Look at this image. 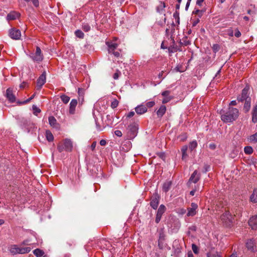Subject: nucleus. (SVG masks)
Returning a JSON list of instances; mask_svg holds the SVG:
<instances>
[{"label": "nucleus", "mask_w": 257, "mask_h": 257, "mask_svg": "<svg viewBox=\"0 0 257 257\" xmlns=\"http://www.w3.org/2000/svg\"><path fill=\"white\" fill-rule=\"evenodd\" d=\"M188 149V147L187 146L185 145L182 147L181 148L182 152V159L183 160H185L188 157V155L187 154V151Z\"/></svg>", "instance_id": "obj_18"}, {"label": "nucleus", "mask_w": 257, "mask_h": 257, "mask_svg": "<svg viewBox=\"0 0 257 257\" xmlns=\"http://www.w3.org/2000/svg\"><path fill=\"white\" fill-rule=\"evenodd\" d=\"M252 121L253 123L257 122V105L253 106L252 112Z\"/></svg>", "instance_id": "obj_19"}, {"label": "nucleus", "mask_w": 257, "mask_h": 257, "mask_svg": "<svg viewBox=\"0 0 257 257\" xmlns=\"http://www.w3.org/2000/svg\"><path fill=\"white\" fill-rule=\"evenodd\" d=\"M9 248L10 252L13 254L28 253L31 250V248L29 247H19L17 245H12Z\"/></svg>", "instance_id": "obj_2"}, {"label": "nucleus", "mask_w": 257, "mask_h": 257, "mask_svg": "<svg viewBox=\"0 0 257 257\" xmlns=\"http://www.w3.org/2000/svg\"><path fill=\"white\" fill-rule=\"evenodd\" d=\"M33 253L37 257H42L44 255V252L39 248H37L33 250Z\"/></svg>", "instance_id": "obj_29"}, {"label": "nucleus", "mask_w": 257, "mask_h": 257, "mask_svg": "<svg viewBox=\"0 0 257 257\" xmlns=\"http://www.w3.org/2000/svg\"><path fill=\"white\" fill-rule=\"evenodd\" d=\"M19 16V15L18 13L13 12L9 14L7 18L8 20H13L16 19Z\"/></svg>", "instance_id": "obj_25"}, {"label": "nucleus", "mask_w": 257, "mask_h": 257, "mask_svg": "<svg viewBox=\"0 0 257 257\" xmlns=\"http://www.w3.org/2000/svg\"><path fill=\"white\" fill-rule=\"evenodd\" d=\"M138 129V124L135 122H133L128 126L127 130L129 139H134L136 136Z\"/></svg>", "instance_id": "obj_3"}, {"label": "nucleus", "mask_w": 257, "mask_h": 257, "mask_svg": "<svg viewBox=\"0 0 257 257\" xmlns=\"http://www.w3.org/2000/svg\"><path fill=\"white\" fill-rule=\"evenodd\" d=\"M234 36L237 38H238L241 36V33L238 29H236L235 30V32L234 33Z\"/></svg>", "instance_id": "obj_50"}, {"label": "nucleus", "mask_w": 257, "mask_h": 257, "mask_svg": "<svg viewBox=\"0 0 257 257\" xmlns=\"http://www.w3.org/2000/svg\"><path fill=\"white\" fill-rule=\"evenodd\" d=\"M172 186V182L171 181H167L163 185V190L165 192H167L171 188Z\"/></svg>", "instance_id": "obj_23"}, {"label": "nucleus", "mask_w": 257, "mask_h": 257, "mask_svg": "<svg viewBox=\"0 0 257 257\" xmlns=\"http://www.w3.org/2000/svg\"><path fill=\"white\" fill-rule=\"evenodd\" d=\"M250 98L245 100L243 109L245 112H248L250 108Z\"/></svg>", "instance_id": "obj_26"}, {"label": "nucleus", "mask_w": 257, "mask_h": 257, "mask_svg": "<svg viewBox=\"0 0 257 257\" xmlns=\"http://www.w3.org/2000/svg\"><path fill=\"white\" fill-rule=\"evenodd\" d=\"M166 107L165 105H161L159 109L157 111V114L158 117H162L165 113Z\"/></svg>", "instance_id": "obj_24"}, {"label": "nucleus", "mask_w": 257, "mask_h": 257, "mask_svg": "<svg viewBox=\"0 0 257 257\" xmlns=\"http://www.w3.org/2000/svg\"><path fill=\"white\" fill-rule=\"evenodd\" d=\"M135 113L134 111H130L129 113L126 114V117L127 118H130L131 117H133L135 115Z\"/></svg>", "instance_id": "obj_46"}, {"label": "nucleus", "mask_w": 257, "mask_h": 257, "mask_svg": "<svg viewBox=\"0 0 257 257\" xmlns=\"http://www.w3.org/2000/svg\"><path fill=\"white\" fill-rule=\"evenodd\" d=\"M195 190H192V191H190V194L191 196H193L195 194Z\"/></svg>", "instance_id": "obj_61"}, {"label": "nucleus", "mask_w": 257, "mask_h": 257, "mask_svg": "<svg viewBox=\"0 0 257 257\" xmlns=\"http://www.w3.org/2000/svg\"><path fill=\"white\" fill-rule=\"evenodd\" d=\"M72 147V143L71 140L69 139H65L64 140L62 145H58V150L59 152H62L64 150L71 151Z\"/></svg>", "instance_id": "obj_4"}, {"label": "nucleus", "mask_w": 257, "mask_h": 257, "mask_svg": "<svg viewBox=\"0 0 257 257\" xmlns=\"http://www.w3.org/2000/svg\"><path fill=\"white\" fill-rule=\"evenodd\" d=\"M10 37L14 40H19L21 37V31L16 29H11L9 31Z\"/></svg>", "instance_id": "obj_7"}, {"label": "nucleus", "mask_w": 257, "mask_h": 257, "mask_svg": "<svg viewBox=\"0 0 257 257\" xmlns=\"http://www.w3.org/2000/svg\"><path fill=\"white\" fill-rule=\"evenodd\" d=\"M120 72L118 71L117 72H115L113 75V78L114 79H117L119 77V74H120Z\"/></svg>", "instance_id": "obj_48"}, {"label": "nucleus", "mask_w": 257, "mask_h": 257, "mask_svg": "<svg viewBox=\"0 0 257 257\" xmlns=\"http://www.w3.org/2000/svg\"><path fill=\"white\" fill-rule=\"evenodd\" d=\"M246 246L248 250H250L251 251H254V243L253 240L249 239L247 240V241L246 243Z\"/></svg>", "instance_id": "obj_20"}, {"label": "nucleus", "mask_w": 257, "mask_h": 257, "mask_svg": "<svg viewBox=\"0 0 257 257\" xmlns=\"http://www.w3.org/2000/svg\"><path fill=\"white\" fill-rule=\"evenodd\" d=\"M96 145V142H93L91 145V148L92 150H93L95 148Z\"/></svg>", "instance_id": "obj_56"}, {"label": "nucleus", "mask_w": 257, "mask_h": 257, "mask_svg": "<svg viewBox=\"0 0 257 257\" xmlns=\"http://www.w3.org/2000/svg\"><path fill=\"white\" fill-rule=\"evenodd\" d=\"M177 213H179V214L183 215L186 213V210L184 208L179 209L177 211Z\"/></svg>", "instance_id": "obj_44"}, {"label": "nucleus", "mask_w": 257, "mask_h": 257, "mask_svg": "<svg viewBox=\"0 0 257 257\" xmlns=\"http://www.w3.org/2000/svg\"><path fill=\"white\" fill-rule=\"evenodd\" d=\"M114 134L117 136V137H120L122 136V133L119 130H116L115 132H114Z\"/></svg>", "instance_id": "obj_45"}, {"label": "nucleus", "mask_w": 257, "mask_h": 257, "mask_svg": "<svg viewBox=\"0 0 257 257\" xmlns=\"http://www.w3.org/2000/svg\"><path fill=\"white\" fill-rule=\"evenodd\" d=\"M46 82V73H43L37 80V86L38 89H40Z\"/></svg>", "instance_id": "obj_11"}, {"label": "nucleus", "mask_w": 257, "mask_h": 257, "mask_svg": "<svg viewBox=\"0 0 257 257\" xmlns=\"http://www.w3.org/2000/svg\"><path fill=\"white\" fill-rule=\"evenodd\" d=\"M230 257H237V254L236 253H233Z\"/></svg>", "instance_id": "obj_64"}, {"label": "nucleus", "mask_w": 257, "mask_h": 257, "mask_svg": "<svg viewBox=\"0 0 257 257\" xmlns=\"http://www.w3.org/2000/svg\"><path fill=\"white\" fill-rule=\"evenodd\" d=\"M190 2H187V4H186V10H187L189 5H190Z\"/></svg>", "instance_id": "obj_63"}, {"label": "nucleus", "mask_w": 257, "mask_h": 257, "mask_svg": "<svg viewBox=\"0 0 257 257\" xmlns=\"http://www.w3.org/2000/svg\"><path fill=\"white\" fill-rule=\"evenodd\" d=\"M209 148L211 150H214L216 148V145L214 144H210L209 145Z\"/></svg>", "instance_id": "obj_52"}, {"label": "nucleus", "mask_w": 257, "mask_h": 257, "mask_svg": "<svg viewBox=\"0 0 257 257\" xmlns=\"http://www.w3.org/2000/svg\"><path fill=\"white\" fill-rule=\"evenodd\" d=\"M27 2H31L34 6L36 7H38L39 5V3L38 0H24Z\"/></svg>", "instance_id": "obj_39"}, {"label": "nucleus", "mask_w": 257, "mask_h": 257, "mask_svg": "<svg viewBox=\"0 0 257 257\" xmlns=\"http://www.w3.org/2000/svg\"><path fill=\"white\" fill-rule=\"evenodd\" d=\"M33 109L34 110V114L36 115H37L41 112V110L34 105L33 106Z\"/></svg>", "instance_id": "obj_38"}, {"label": "nucleus", "mask_w": 257, "mask_h": 257, "mask_svg": "<svg viewBox=\"0 0 257 257\" xmlns=\"http://www.w3.org/2000/svg\"><path fill=\"white\" fill-rule=\"evenodd\" d=\"M106 144V142L105 140H101L100 141V145L102 146H104Z\"/></svg>", "instance_id": "obj_54"}, {"label": "nucleus", "mask_w": 257, "mask_h": 257, "mask_svg": "<svg viewBox=\"0 0 257 257\" xmlns=\"http://www.w3.org/2000/svg\"><path fill=\"white\" fill-rule=\"evenodd\" d=\"M221 119L225 123L231 122L235 121L239 116V110L236 108L229 106L228 110L225 111H220Z\"/></svg>", "instance_id": "obj_1"}, {"label": "nucleus", "mask_w": 257, "mask_h": 257, "mask_svg": "<svg viewBox=\"0 0 257 257\" xmlns=\"http://www.w3.org/2000/svg\"><path fill=\"white\" fill-rule=\"evenodd\" d=\"M35 97V94H33L31 97H30L29 98H28V99H27L25 101V103H28L29 102V101H30L32 99H33Z\"/></svg>", "instance_id": "obj_58"}, {"label": "nucleus", "mask_w": 257, "mask_h": 257, "mask_svg": "<svg viewBox=\"0 0 257 257\" xmlns=\"http://www.w3.org/2000/svg\"><path fill=\"white\" fill-rule=\"evenodd\" d=\"M250 7H251V9H248L247 11V13L248 14H249L250 15L254 16L256 14V9L255 8V7H254V6L251 5Z\"/></svg>", "instance_id": "obj_30"}, {"label": "nucleus", "mask_w": 257, "mask_h": 257, "mask_svg": "<svg viewBox=\"0 0 257 257\" xmlns=\"http://www.w3.org/2000/svg\"><path fill=\"white\" fill-rule=\"evenodd\" d=\"M233 217L228 211H225L221 216V219L222 222L228 224L232 222Z\"/></svg>", "instance_id": "obj_6"}, {"label": "nucleus", "mask_w": 257, "mask_h": 257, "mask_svg": "<svg viewBox=\"0 0 257 257\" xmlns=\"http://www.w3.org/2000/svg\"><path fill=\"white\" fill-rule=\"evenodd\" d=\"M106 45L108 46V52L109 53H111L112 52L115 50L118 46V44L112 41L106 42Z\"/></svg>", "instance_id": "obj_15"}, {"label": "nucleus", "mask_w": 257, "mask_h": 257, "mask_svg": "<svg viewBox=\"0 0 257 257\" xmlns=\"http://www.w3.org/2000/svg\"><path fill=\"white\" fill-rule=\"evenodd\" d=\"M49 123L50 125L53 127H57L58 123L56 118L53 116H50L48 118Z\"/></svg>", "instance_id": "obj_22"}, {"label": "nucleus", "mask_w": 257, "mask_h": 257, "mask_svg": "<svg viewBox=\"0 0 257 257\" xmlns=\"http://www.w3.org/2000/svg\"><path fill=\"white\" fill-rule=\"evenodd\" d=\"M26 84L25 83H23L20 85V87L22 88H24L25 87Z\"/></svg>", "instance_id": "obj_62"}, {"label": "nucleus", "mask_w": 257, "mask_h": 257, "mask_svg": "<svg viewBox=\"0 0 257 257\" xmlns=\"http://www.w3.org/2000/svg\"><path fill=\"white\" fill-rule=\"evenodd\" d=\"M188 257H194L193 254L191 251L188 253Z\"/></svg>", "instance_id": "obj_60"}, {"label": "nucleus", "mask_w": 257, "mask_h": 257, "mask_svg": "<svg viewBox=\"0 0 257 257\" xmlns=\"http://www.w3.org/2000/svg\"><path fill=\"white\" fill-rule=\"evenodd\" d=\"M236 104H237V102H236V100H232L229 103V106H234V105H236Z\"/></svg>", "instance_id": "obj_53"}, {"label": "nucleus", "mask_w": 257, "mask_h": 257, "mask_svg": "<svg viewBox=\"0 0 257 257\" xmlns=\"http://www.w3.org/2000/svg\"><path fill=\"white\" fill-rule=\"evenodd\" d=\"M46 136L47 140L49 142H51L54 139V137H53L52 134L49 131H47L46 132Z\"/></svg>", "instance_id": "obj_33"}, {"label": "nucleus", "mask_w": 257, "mask_h": 257, "mask_svg": "<svg viewBox=\"0 0 257 257\" xmlns=\"http://www.w3.org/2000/svg\"><path fill=\"white\" fill-rule=\"evenodd\" d=\"M250 98L248 96V90L246 88H244L241 92V94L237 97V100L239 101H243Z\"/></svg>", "instance_id": "obj_14"}, {"label": "nucleus", "mask_w": 257, "mask_h": 257, "mask_svg": "<svg viewBox=\"0 0 257 257\" xmlns=\"http://www.w3.org/2000/svg\"><path fill=\"white\" fill-rule=\"evenodd\" d=\"M200 179V174L198 173L197 171L195 170L194 171L193 174L191 175L189 181H191L194 183H196Z\"/></svg>", "instance_id": "obj_17"}, {"label": "nucleus", "mask_w": 257, "mask_h": 257, "mask_svg": "<svg viewBox=\"0 0 257 257\" xmlns=\"http://www.w3.org/2000/svg\"><path fill=\"white\" fill-rule=\"evenodd\" d=\"M75 34L77 37L79 38H83L84 36L83 33L79 30H76L75 32Z\"/></svg>", "instance_id": "obj_37"}, {"label": "nucleus", "mask_w": 257, "mask_h": 257, "mask_svg": "<svg viewBox=\"0 0 257 257\" xmlns=\"http://www.w3.org/2000/svg\"><path fill=\"white\" fill-rule=\"evenodd\" d=\"M192 249L194 253L197 254L198 253V248L195 244H192Z\"/></svg>", "instance_id": "obj_42"}, {"label": "nucleus", "mask_w": 257, "mask_h": 257, "mask_svg": "<svg viewBox=\"0 0 257 257\" xmlns=\"http://www.w3.org/2000/svg\"><path fill=\"white\" fill-rule=\"evenodd\" d=\"M197 146V143L196 141H193L189 143V147H188L191 152H193L195 150Z\"/></svg>", "instance_id": "obj_28"}, {"label": "nucleus", "mask_w": 257, "mask_h": 257, "mask_svg": "<svg viewBox=\"0 0 257 257\" xmlns=\"http://www.w3.org/2000/svg\"><path fill=\"white\" fill-rule=\"evenodd\" d=\"M244 151L246 154L250 155L252 153L253 149L250 146H246L244 148Z\"/></svg>", "instance_id": "obj_36"}, {"label": "nucleus", "mask_w": 257, "mask_h": 257, "mask_svg": "<svg viewBox=\"0 0 257 257\" xmlns=\"http://www.w3.org/2000/svg\"><path fill=\"white\" fill-rule=\"evenodd\" d=\"M155 104V102L154 101H149L146 103V106L147 107L151 108L153 107Z\"/></svg>", "instance_id": "obj_41"}, {"label": "nucleus", "mask_w": 257, "mask_h": 257, "mask_svg": "<svg viewBox=\"0 0 257 257\" xmlns=\"http://www.w3.org/2000/svg\"><path fill=\"white\" fill-rule=\"evenodd\" d=\"M30 56L34 62H40L43 59L41 50L38 46L36 47L35 52L31 53Z\"/></svg>", "instance_id": "obj_5"}, {"label": "nucleus", "mask_w": 257, "mask_h": 257, "mask_svg": "<svg viewBox=\"0 0 257 257\" xmlns=\"http://www.w3.org/2000/svg\"><path fill=\"white\" fill-rule=\"evenodd\" d=\"M77 100L75 99L71 100L69 104V113L70 114H74L75 112V108L77 105Z\"/></svg>", "instance_id": "obj_13"}, {"label": "nucleus", "mask_w": 257, "mask_h": 257, "mask_svg": "<svg viewBox=\"0 0 257 257\" xmlns=\"http://www.w3.org/2000/svg\"><path fill=\"white\" fill-rule=\"evenodd\" d=\"M210 257H221V255L217 252L212 254Z\"/></svg>", "instance_id": "obj_59"}, {"label": "nucleus", "mask_w": 257, "mask_h": 257, "mask_svg": "<svg viewBox=\"0 0 257 257\" xmlns=\"http://www.w3.org/2000/svg\"><path fill=\"white\" fill-rule=\"evenodd\" d=\"M198 208V205L196 203H192L191 207L188 209L187 216H193L196 213V209Z\"/></svg>", "instance_id": "obj_10"}, {"label": "nucleus", "mask_w": 257, "mask_h": 257, "mask_svg": "<svg viewBox=\"0 0 257 257\" xmlns=\"http://www.w3.org/2000/svg\"><path fill=\"white\" fill-rule=\"evenodd\" d=\"M204 1V0H197L196 5L199 6H201Z\"/></svg>", "instance_id": "obj_51"}, {"label": "nucleus", "mask_w": 257, "mask_h": 257, "mask_svg": "<svg viewBox=\"0 0 257 257\" xmlns=\"http://www.w3.org/2000/svg\"><path fill=\"white\" fill-rule=\"evenodd\" d=\"M111 53H112L116 57H118L120 55V54L118 52H115L114 51L112 52Z\"/></svg>", "instance_id": "obj_57"}, {"label": "nucleus", "mask_w": 257, "mask_h": 257, "mask_svg": "<svg viewBox=\"0 0 257 257\" xmlns=\"http://www.w3.org/2000/svg\"><path fill=\"white\" fill-rule=\"evenodd\" d=\"M248 140L251 143H257V132L254 134L250 136L248 138Z\"/></svg>", "instance_id": "obj_32"}, {"label": "nucleus", "mask_w": 257, "mask_h": 257, "mask_svg": "<svg viewBox=\"0 0 257 257\" xmlns=\"http://www.w3.org/2000/svg\"><path fill=\"white\" fill-rule=\"evenodd\" d=\"M118 102L116 99H114L111 102V107L112 108H115L118 106Z\"/></svg>", "instance_id": "obj_40"}, {"label": "nucleus", "mask_w": 257, "mask_h": 257, "mask_svg": "<svg viewBox=\"0 0 257 257\" xmlns=\"http://www.w3.org/2000/svg\"><path fill=\"white\" fill-rule=\"evenodd\" d=\"M82 30L85 32H87L90 30L91 27L87 23H83L82 25Z\"/></svg>", "instance_id": "obj_35"}, {"label": "nucleus", "mask_w": 257, "mask_h": 257, "mask_svg": "<svg viewBox=\"0 0 257 257\" xmlns=\"http://www.w3.org/2000/svg\"><path fill=\"white\" fill-rule=\"evenodd\" d=\"M159 204V198L155 196L152 199L151 201L150 202V205L154 209H157Z\"/></svg>", "instance_id": "obj_21"}, {"label": "nucleus", "mask_w": 257, "mask_h": 257, "mask_svg": "<svg viewBox=\"0 0 257 257\" xmlns=\"http://www.w3.org/2000/svg\"><path fill=\"white\" fill-rule=\"evenodd\" d=\"M95 122H96V128H97V130L99 131H101L102 130V128H101V127L100 126V125L99 124H98L96 121V120H95Z\"/></svg>", "instance_id": "obj_55"}, {"label": "nucleus", "mask_w": 257, "mask_h": 257, "mask_svg": "<svg viewBox=\"0 0 257 257\" xmlns=\"http://www.w3.org/2000/svg\"><path fill=\"white\" fill-rule=\"evenodd\" d=\"M60 98L61 100L65 103L67 104L70 100V97L65 94H63L61 95Z\"/></svg>", "instance_id": "obj_34"}, {"label": "nucleus", "mask_w": 257, "mask_h": 257, "mask_svg": "<svg viewBox=\"0 0 257 257\" xmlns=\"http://www.w3.org/2000/svg\"><path fill=\"white\" fill-rule=\"evenodd\" d=\"M248 225L252 229L255 230L257 229V216H252L250 218L248 221Z\"/></svg>", "instance_id": "obj_12"}, {"label": "nucleus", "mask_w": 257, "mask_h": 257, "mask_svg": "<svg viewBox=\"0 0 257 257\" xmlns=\"http://www.w3.org/2000/svg\"><path fill=\"white\" fill-rule=\"evenodd\" d=\"M250 200L252 202H257V189H254L250 196Z\"/></svg>", "instance_id": "obj_27"}, {"label": "nucleus", "mask_w": 257, "mask_h": 257, "mask_svg": "<svg viewBox=\"0 0 257 257\" xmlns=\"http://www.w3.org/2000/svg\"><path fill=\"white\" fill-rule=\"evenodd\" d=\"M170 94V91H165L162 93V95L164 96V97H168Z\"/></svg>", "instance_id": "obj_49"}, {"label": "nucleus", "mask_w": 257, "mask_h": 257, "mask_svg": "<svg viewBox=\"0 0 257 257\" xmlns=\"http://www.w3.org/2000/svg\"><path fill=\"white\" fill-rule=\"evenodd\" d=\"M136 112L139 115H142L147 111V108L144 104L138 105L135 108Z\"/></svg>", "instance_id": "obj_9"}, {"label": "nucleus", "mask_w": 257, "mask_h": 257, "mask_svg": "<svg viewBox=\"0 0 257 257\" xmlns=\"http://www.w3.org/2000/svg\"><path fill=\"white\" fill-rule=\"evenodd\" d=\"M6 96L7 99L11 102H14L16 101V97L13 93V91L11 88H8L6 91Z\"/></svg>", "instance_id": "obj_16"}, {"label": "nucleus", "mask_w": 257, "mask_h": 257, "mask_svg": "<svg viewBox=\"0 0 257 257\" xmlns=\"http://www.w3.org/2000/svg\"><path fill=\"white\" fill-rule=\"evenodd\" d=\"M166 210V207L164 205H161L158 210L155 221L157 223H158L162 217V215L165 212Z\"/></svg>", "instance_id": "obj_8"}, {"label": "nucleus", "mask_w": 257, "mask_h": 257, "mask_svg": "<svg viewBox=\"0 0 257 257\" xmlns=\"http://www.w3.org/2000/svg\"><path fill=\"white\" fill-rule=\"evenodd\" d=\"M165 7V3L163 2H160L159 5L157 7V11L159 13L162 12Z\"/></svg>", "instance_id": "obj_31"}, {"label": "nucleus", "mask_w": 257, "mask_h": 257, "mask_svg": "<svg viewBox=\"0 0 257 257\" xmlns=\"http://www.w3.org/2000/svg\"><path fill=\"white\" fill-rule=\"evenodd\" d=\"M239 152V151L236 150H234L233 151V153H231L230 154V156L232 158H234L236 156H237V155L238 154Z\"/></svg>", "instance_id": "obj_47"}, {"label": "nucleus", "mask_w": 257, "mask_h": 257, "mask_svg": "<svg viewBox=\"0 0 257 257\" xmlns=\"http://www.w3.org/2000/svg\"><path fill=\"white\" fill-rule=\"evenodd\" d=\"M172 99V97L171 96L165 97L163 98V99L162 100V103H166L169 102Z\"/></svg>", "instance_id": "obj_43"}]
</instances>
